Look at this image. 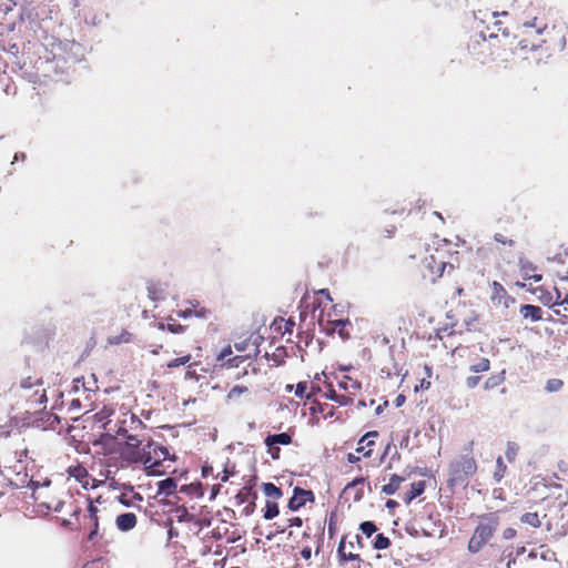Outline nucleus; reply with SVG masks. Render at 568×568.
Listing matches in <instances>:
<instances>
[{"label": "nucleus", "instance_id": "15", "mask_svg": "<svg viewBox=\"0 0 568 568\" xmlns=\"http://www.w3.org/2000/svg\"><path fill=\"white\" fill-rule=\"evenodd\" d=\"M490 301L495 306H504L508 308L510 304L515 302V298L511 297L506 288L497 281H494L490 284Z\"/></svg>", "mask_w": 568, "mask_h": 568}, {"label": "nucleus", "instance_id": "12", "mask_svg": "<svg viewBox=\"0 0 568 568\" xmlns=\"http://www.w3.org/2000/svg\"><path fill=\"white\" fill-rule=\"evenodd\" d=\"M337 386L339 393L343 395V403L347 406L354 403L362 389V384L347 375H343L337 379Z\"/></svg>", "mask_w": 568, "mask_h": 568}, {"label": "nucleus", "instance_id": "13", "mask_svg": "<svg viewBox=\"0 0 568 568\" xmlns=\"http://www.w3.org/2000/svg\"><path fill=\"white\" fill-rule=\"evenodd\" d=\"M65 471L69 477L74 478L84 489L97 487L95 479L90 476L88 469L82 464L77 462L70 465Z\"/></svg>", "mask_w": 568, "mask_h": 568}, {"label": "nucleus", "instance_id": "57", "mask_svg": "<svg viewBox=\"0 0 568 568\" xmlns=\"http://www.w3.org/2000/svg\"><path fill=\"white\" fill-rule=\"evenodd\" d=\"M333 324H334L333 329H337L338 328V332L342 335V331L345 327V325L347 324V322L338 320V321H335Z\"/></svg>", "mask_w": 568, "mask_h": 568}, {"label": "nucleus", "instance_id": "3", "mask_svg": "<svg viewBox=\"0 0 568 568\" xmlns=\"http://www.w3.org/2000/svg\"><path fill=\"white\" fill-rule=\"evenodd\" d=\"M10 390L16 399V405L26 407L27 412L30 409L37 412L41 405L47 403V392L42 377L27 376L18 385H13Z\"/></svg>", "mask_w": 568, "mask_h": 568}, {"label": "nucleus", "instance_id": "56", "mask_svg": "<svg viewBox=\"0 0 568 568\" xmlns=\"http://www.w3.org/2000/svg\"><path fill=\"white\" fill-rule=\"evenodd\" d=\"M202 476L204 478H206L209 476H213V467L211 465H204L202 467Z\"/></svg>", "mask_w": 568, "mask_h": 568}, {"label": "nucleus", "instance_id": "8", "mask_svg": "<svg viewBox=\"0 0 568 568\" xmlns=\"http://www.w3.org/2000/svg\"><path fill=\"white\" fill-rule=\"evenodd\" d=\"M478 525L468 541L467 550L470 554L479 552L483 547L495 536L499 526V517L496 513L481 515Z\"/></svg>", "mask_w": 568, "mask_h": 568}, {"label": "nucleus", "instance_id": "37", "mask_svg": "<svg viewBox=\"0 0 568 568\" xmlns=\"http://www.w3.org/2000/svg\"><path fill=\"white\" fill-rule=\"evenodd\" d=\"M342 394L339 393V389L336 390L333 385L329 383L327 385V390L325 392V397L331 399V400H334L335 403H337L339 406H346L344 403H343V398H342Z\"/></svg>", "mask_w": 568, "mask_h": 568}, {"label": "nucleus", "instance_id": "29", "mask_svg": "<svg viewBox=\"0 0 568 568\" xmlns=\"http://www.w3.org/2000/svg\"><path fill=\"white\" fill-rule=\"evenodd\" d=\"M493 12L494 11H490L489 9H478L474 11L475 20H477L483 26L481 29H485V27L489 22V19L495 18V13Z\"/></svg>", "mask_w": 568, "mask_h": 568}, {"label": "nucleus", "instance_id": "34", "mask_svg": "<svg viewBox=\"0 0 568 568\" xmlns=\"http://www.w3.org/2000/svg\"><path fill=\"white\" fill-rule=\"evenodd\" d=\"M278 513H280V510H278V505H277L276 500L267 499L266 504H265L264 515H263L264 519L271 520V519L275 518L278 515Z\"/></svg>", "mask_w": 568, "mask_h": 568}, {"label": "nucleus", "instance_id": "58", "mask_svg": "<svg viewBox=\"0 0 568 568\" xmlns=\"http://www.w3.org/2000/svg\"><path fill=\"white\" fill-rule=\"evenodd\" d=\"M81 386H82L84 389H88V388L85 387V385H84L83 378H75V379H74V386H73L74 390H75V392H78V390L80 389V387H81Z\"/></svg>", "mask_w": 568, "mask_h": 568}, {"label": "nucleus", "instance_id": "49", "mask_svg": "<svg viewBox=\"0 0 568 568\" xmlns=\"http://www.w3.org/2000/svg\"><path fill=\"white\" fill-rule=\"evenodd\" d=\"M480 379L481 377L478 375L468 376L465 379V384L469 389H473L479 384Z\"/></svg>", "mask_w": 568, "mask_h": 568}, {"label": "nucleus", "instance_id": "14", "mask_svg": "<svg viewBox=\"0 0 568 568\" xmlns=\"http://www.w3.org/2000/svg\"><path fill=\"white\" fill-rule=\"evenodd\" d=\"M233 351L231 345L225 346L217 355H216V365L221 367H239L242 363L251 358V355H236L234 357H230Z\"/></svg>", "mask_w": 568, "mask_h": 568}, {"label": "nucleus", "instance_id": "63", "mask_svg": "<svg viewBox=\"0 0 568 568\" xmlns=\"http://www.w3.org/2000/svg\"><path fill=\"white\" fill-rule=\"evenodd\" d=\"M419 387H420L422 389H428V388L430 387V382H429V381H427L426 378H423V379L420 381V385H419Z\"/></svg>", "mask_w": 568, "mask_h": 568}, {"label": "nucleus", "instance_id": "17", "mask_svg": "<svg viewBox=\"0 0 568 568\" xmlns=\"http://www.w3.org/2000/svg\"><path fill=\"white\" fill-rule=\"evenodd\" d=\"M378 432L371 430L364 434L357 443L356 454H359L364 458H371L374 454Z\"/></svg>", "mask_w": 568, "mask_h": 568}, {"label": "nucleus", "instance_id": "46", "mask_svg": "<svg viewBox=\"0 0 568 568\" xmlns=\"http://www.w3.org/2000/svg\"><path fill=\"white\" fill-rule=\"evenodd\" d=\"M160 327H161L162 329H164V328H165V325H164V324H161V326H160ZM166 328H168L171 333H173V334H180V333H183V332L185 331V326H183V325H181V324H179V323H176V322H173V323H170V322H169V323L166 324Z\"/></svg>", "mask_w": 568, "mask_h": 568}, {"label": "nucleus", "instance_id": "36", "mask_svg": "<svg viewBox=\"0 0 568 568\" xmlns=\"http://www.w3.org/2000/svg\"><path fill=\"white\" fill-rule=\"evenodd\" d=\"M520 521L530 525L534 528H539L541 526V520L537 513H525L521 515Z\"/></svg>", "mask_w": 568, "mask_h": 568}, {"label": "nucleus", "instance_id": "28", "mask_svg": "<svg viewBox=\"0 0 568 568\" xmlns=\"http://www.w3.org/2000/svg\"><path fill=\"white\" fill-rule=\"evenodd\" d=\"M505 382V371L490 375L484 383V388L490 390L499 387Z\"/></svg>", "mask_w": 568, "mask_h": 568}, {"label": "nucleus", "instance_id": "32", "mask_svg": "<svg viewBox=\"0 0 568 568\" xmlns=\"http://www.w3.org/2000/svg\"><path fill=\"white\" fill-rule=\"evenodd\" d=\"M520 271L525 280H534L535 282L541 280V275L535 273L536 268L530 263H523Z\"/></svg>", "mask_w": 568, "mask_h": 568}, {"label": "nucleus", "instance_id": "7", "mask_svg": "<svg viewBox=\"0 0 568 568\" xmlns=\"http://www.w3.org/2000/svg\"><path fill=\"white\" fill-rule=\"evenodd\" d=\"M87 514L83 515L82 519L79 518L81 508L78 505L72 506V504H70L71 516L75 518V521L63 519L62 525L77 530H89L88 539L93 541L97 538L99 530V509L94 506L93 500L90 497L87 498Z\"/></svg>", "mask_w": 568, "mask_h": 568}, {"label": "nucleus", "instance_id": "55", "mask_svg": "<svg viewBox=\"0 0 568 568\" xmlns=\"http://www.w3.org/2000/svg\"><path fill=\"white\" fill-rule=\"evenodd\" d=\"M301 556L303 559L305 560H310L311 557H312V549L310 546H305L302 550H301Z\"/></svg>", "mask_w": 568, "mask_h": 568}, {"label": "nucleus", "instance_id": "62", "mask_svg": "<svg viewBox=\"0 0 568 568\" xmlns=\"http://www.w3.org/2000/svg\"><path fill=\"white\" fill-rule=\"evenodd\" d=\"M254 506H255L254 500H251L248 503V505L244 508L245 515L252 514L254 510Z\"/></svg>", "mask_w": 568, "mask_h": 568}, {"label": "nucleus", "instance_id": "20", "mask_svg": "<svg viewBox=\"0 0 568 568\" xmlns=\"http://www.w3.org/2000/svg\"><path fill=\"white\" fill-rule=\"evenodd\" d=\"M520 315L525 320H529L531 322H538L542 318V310L540 306L525 304L520 306L519 310Z\"/></svg>", "mask_w": 568, "mask_h": 568}, {"label": "nucleus", "instance_id": "38", "mask_svg": "<svg viewBox=\"0 0 568 568\" xmlns=\"http://www.w3.org/2000/svg\"><path fill=\"white\" fill-rule=\"evenodd\" d=\"M191 359H192L191 354H186V355L173 358L172 361H170L166 364V367L170 368V369L179 367V366H182V365H189V367H191L193 365V364L190 363Z\"/></svg>", "mask_w": 568, "mask_h": 568}, {"label": "nucleus", "instance_id": "43", "mask_svg": "<svg viewBox=\"0 0 568 568\" xmlns=\"http://www.w3.org/2000/svg\"><path fill=\"white\" fill-rule=\"evenodd\" d=\"M359 529L366 537H371L377 531V526L373 521H364L359 525Z\"/></svg>", "mask_w": 568, "mask_h": 568}, {"label": "nucleus", "instance_id": "18", "mask_svg": "<svg viewBox=\"0 0 568 568\" xmlns=\"http://www.w3.org/2000/svg\"><path fill=\"white\" fill-rule=\"evenodd\" d=\"M295 321L293 318L276 317L272 322L270 329L273 338H283L285 335H292Z\"/></svg>", "mask_w": 568, "mask_h": 568}, {"label": "nucleus", "instance_id": "16", "mask_svg": "<svg viewBox=\"0 0 568 568\" xmlns=\"http://www.w3.org/2000/svg\"><path fill=\"white\" fill-rule=\"evenodd\" d=\"M402 251L408 258L415 260L422 257L428 251V246L419 239L408 237L404 241Z\"/></svg>", "mask_w": 568, "mask_h": 568}, {"label": "nucleus", "instance_id": "21", "mask_svg": "<svg viewBox=\"0 0 568 568\" xmlns=\"http://www.w3.org/2000/svg\"><path fill=\"white\" fill-rule=\"evenodd\" d=\"M425 488H426L425 480H418V481L412 483L409 490H407L403 495V501L406 505H409L415 498H417L425 491Z\"/></svg>", "mask_w": 568, "mask_h": 568}, {"label": "nucleus", "instance_id": "51", "mask_svg": "<svg viewBox=\"0 0 568 568\" xmlns=\"http://www.w3.org/2000/svg\"><path fill=\"white\" fill-rule=\"evenodd\" d=\"M234 474V466H232L231 468L225 466L221 476V481L226 483L230 479V477L233 476Z\"/></svg>", "mask_w": 568, "mask_h": 568}, {"label": "nucleus", "instance_id": "59", "mask_svg": "<svg viewBox=\"0 0 568 568\" xmlns=\"http://www.w3.org/2000/svg\"><path fill=\"white\" fill-rule=\"evenodd\" d=\"M364 483H365V478H363V477L355 478L352 483H349V484L345 487V489H348V488H351V487H353V486H356V485H358V484H364Z\"/></svg>", "mask_w": 568, "mask_h": 568}, {"label": "nucleus", "instance_id": "53", "mask_svg": "<svg viewBox=\"0 0 568 568\" xmlns=\"http://www.w3.org/2000/svg\"><path fill=\"white\" fill-rule=\"evenodd\" d=\"M516 535H517L516 529L510 528V527H509V528H506V529L504 530V532H503V536H504V538H505V539H513V538H515V537H516Z\"/></svg>", "mask_w": 568, "mask_h": 568}, {"label": "nucleus", "instance_id": "47", "mask_svg": "<svg viewBox=\"0 0 568 568\" xmlns=\"http://www.w3.org/2000/svg\"><path fill=\"white\" fill-rule=\"evenodd\" d=\"M245 392H247V387L236 385L229 392L227 397L233 399L241 396Z\"/></svg>", "mask_w": 568, "mask_h": 568}, {"label": "nucleus", "instance_id": "42", "mask_svg": "<svg viewBox=\"0 0 568 568\" xmlns=\"http://www.w3.org/2000/svg\"><path fill=\"white\" fill-rule=\"evenodd\" d=\"M253 495V491H252V488L251 487H243L239 493L237 495L235 496V498L237 499L239 504H243V503H246L248 501L250 497ZM254 498H256V495L254 494Z\"/></svg>", "mask_w": 568, "mask_h": 568}, {"label": "nucleus", "instance_id": "4", "mask_svg": "<svg viewBox=\"0 0 568 568\" xmlns=\"http://www.w3.org/2000/svg\"><path fill=\"white\" fill-rule=\"evenodd\" d=\"M124 443L116 442L114 437L108 436L103 442L105 455H110L109 464L113 459V454H118L121 460V466H129L132 464H143L144 458V446L143 440L139 438V435H132L125 437Z\"/></svg>", "mask_w": 568, "mask_h": 568}, {"label": "nucleus", "instance_id": "54", "mask_svg": "<svg viewBox=\"0 0 568 568\" xmlns=\"http://www.w3.org/2000/svg\"><path fill=\"white\" fill-rule=\"evenodd\" d=\"M361 458H362V456L359 454H356V452L347 454V462L351 464L358 463L361 460Z\"/></svg>", "mask_w": 568, "mask_h": 568}, {"label": "nucleus", "instance_id": "50", "mask_svg": "<svg viewBox=\"0 0 568 568\" xmlns=\"http://www.w3.org/2000/svg\"><path fill=\"white\" fill-rule=\"evenodd\" d=\"M267 447V453L270 454V456L272 457V459H280L281 457V449L277 445H271V446H266Z\"/></svg>", "mask_w": 568, "mask_h": 568}, {"label": "nucleus", "instance_id": "48", "mask_svg": "<svg viewBox=\"0 0 568 568\" xmlns=\"http://www.w3.org/2000/svg\"><path fill=\"white\" fill-rule=\"evenodd\" d=\"M306 389H307V383L306 382H300L297 385H296V389H295V395L300 398H308V396L305 395L306 393Z\"/></svg>", "mask_w": 568, "mask_h": 568}, {"label": "nucleus", "instance_id": "31", "mask_svg": "<svg viewBox=\"0 0 568 568\" xmlns=\"http://www.w3.org/2000/svg\"><path fill=\"white\" fill-rule=\"evenodd\" d=\"M263 491L272 500H278L283 496L281 488L275 486L273 483L263 484Z\"/></svg>", "mask_w": 568, "mask_h": 568}, {"label": "nucleus", "instance_id": "25", "mask_svg": "<svg viewBox=\"0 0 568 568\" xmlns=\"http://www.w3.org/2000/svg\"><path fill=\"white\" fill-rule=\"evenodd\" d=\"M292 442H293L292 435H290L288 433L267 435L264 439L265 446H271L274 444L277 446L278 445L287 446V445H291Z\"/></svg>", "mask_w": 568, "mask_h": 568}, {"label": "nucleus", "instance_id": "41", "mask_svg": "<svg viewBox=\"0 0 568 568\" xmlns=\"http://www.w3.org/2000/svg\"><path fill=\"white\" fill-rule=\"evenodd\" d=\"M303 525V520L301 517H292V518H288L286 520V524L283 525V526H277V532H284L286 530V528L288 527H302Z\"/></svg>", "mask_w": 568, "mask_h": 568}, {"label": "nucleus", "instance_id": "39", "mask_svg": "<svg viewBox=\"0 0 568 568\" xmlns=\"http://www.w3.org/2000/svg\"><path fill=\"white\" fill-rule=\"evenodd\" d=\"M518 452H519V446L517 443H515V442L507 443L505 455L509 463H513L516 459Z\"/></svg>", "mask_w": 568, "mask_h": 568}, {"label": "nucleus", "instance_id": "11", "mask_svg": "<svg viewBox=\"0 0 568 568\" xmlns=\"http://www.w3.org/2000/svg\"><path fill=\"white\" fill-rule=\"evenodd\" d=\"M116 434L124 437L139 435L136 432L145 428L143 422L133 413L125 410L118 416Z\"/></svg>", "mask_w": 568, "mask_h": 568}, {"label": "nucleus", "instance_id": "44", "mask_svg": "<svg viewBox=\"0 0 568 568\" xmlns=\"http://www.w3.org/2000/svg\"><path fill=\"white\" fill-rule=\"evenodd\" d=\"M494 240H495L497 243H499V244H501V245H507V246H509V247L514 246V245H515V243H516V242H515V240H514L513 237L507 236L506 234H504V233H499V232H498V233H495V235H494Z\"/></svg>", "mask_w": 568, "mask_h": 568}, {"label": "nucleus", "instance_id": "9", "mask_svg": "<svg viewBox=\"0 0 568 568\" xmlns=\"http://www.w3.org/2000/svg\"><path fill=\"white\" fill-rule=\"evenodd\" d=\"M448 267V273L454 271V265L444 261L443 254L436 250L434 254L424 257L422 274L423 277L432 283H435L444 275L445 270Z\"/></svg>", "mask_w": 568, "mask_h": 568}, {"label": "nucleus", "instance_id": "23", "mask_svg": "<svg viewBox=\"0 0 568 568\" xmlns=\"http://www.w3.org/2000/svg\"><path fill=\"white\" fill-rule=\"evenodd\" d=\"M550 307L559 316V322L562 325L568 324V293L565 294L562 302L552 303Z\"/></svg>", "mask_w": 568, "mask_h": 568}, {"label": "nucleus", "instance_id": "45", "mask_svg": "<svg viewBox=\"0 0 568 568\" xmlns=\"http://www.w3.org/2000/svg\"><path fill=\"white\" fill-rule=\"evenodd\" d=\"M564 386V382L559 378H551L547 382L546 389L550 393L558 392Z\"/></svg>", "mask_w": 568, "mask_h": 568}, {"label": "nucleus", "instance_id": "30", "mask_svg": "<svg viewBox=\"0 0 568 568\" xmlns=\"http://www.w3.org/2000/svg\"><path fill=\"white\" fill-rule=\"evenodd\" d=\"M490 369V361L487 357H479L478 361L469 366V371L476 374L486 373Z\"/></svg>", "mask_w": 568, "mask_h": 568}, {"label": "nucleus", "instance_id": "19", "mask_svg": "<svg viewBox=\"0 0 568 568\" xmlns=\"http://www.w3.org/2000/svg\"><path fill=\"white\" fill-rule=\"evenodd\" d=\"M314 495L311 490H305L300 487H295L294 494L288 500V508L291 510H297L303 507L307 501H312Z\"/></svg>", "mask_w": 568, "mask_h": 568}, {"label": "nucleus", "instance_id": "22", "mask_svg": "<svg viewBox=\"0 0 568 568\" xmlns=\"http://www.w3.org/2000/svg\"><path fill=\"white\" fill-rule=\"evenodd\" d=\"M115 524L121 531L131 530L136 525V516L133 513L121 514L116 517Z\"/></svg>", "mask_w": 568, "mask_h": 568}, {"label": "nucleus", "instance_id": "35", "mask_svg": "<svg viewBox=\"0 0 568 568\" xmlns=\"http://www.w3.org/2000/svg\"><path fill=\"white\" fill-rule=\"evenodd\" d=\"M506 471H507V466L504 463L503 458L500 456L497 457L496 467H495V470L493 474L494 480L496 483H499L505 477Z\"/></svg>", "mask_w": 568, "mask_h": 568}, {"label": "nucleus", "instance_id": "40", "mask_svg": "<svg viewBox=\"0 0 568 568\" xmlns=\"http://www.w3.org/2000/svg\"><path fill=\"white\" fill-rule=\"evenodd\" d=\"M390 546V539L383 534H378L375 537L373 547L377 550L387 549Z\"/></svg>", "mask_w": 568, "mask_h": 568}, {"label": "nucleus", "instance_id": "10", "mask_svg": "<svg viewBox=\"0 0 568 568\" xmlns=\"http://www.w3.org/2000/svg\"><path fill=\"white\" fill-rule=\"evenodd\" d=\"M33 499L39 506L48 510L61 511L65 501L57 496V489L51 487V483L47 481L41 486H37L32 493Z\"/></svg>", "mask_w": 568, "mask_h": 568}, {"label": "nucleus", "instance_id": "6", "mask_svg": "<svg viewBox=\"0 0 568 568\" xmlns=\"http://www.w3.org/2000/svg\"><path fill=\"white\" fill-rule=\"evenodd\" d=\"M175 454H171L166 447L151 440L144 445L143 465L148 475L161 476L166 474L171 465H165V463H175Z\"/></svg>", "mask_w": 568, "mask_h": 568}, {"label": "nucleus", "instance_id": "64", "mask_svg": "<svg viewBox=\"0 0 568 568\" xmlns=\"http://www.w3.org/2000/svg\"><path fill=\"white\" fill-rule=\"evenodd\" d=\"M355 541H356V545L359 549H363L364 548V542H363V538L359 536V535H356L355 537Z\"/></svg>", "mask_w": 568, "mask_h": 568}, {"label": "nucleus", "instance_id": "33", "mask_svg": "<svg viewBox=\"0 0 568 568\" xmlns=\"http://www.w3.org/2000/svg\"><path fill=\"white\" fill-rule=\"evenodd\" d=\"M158 486L160 493H163L165 495H172L175 493L176 481L173 478H166L159 481Z\"/></svg>", "mask_w": 568, "mask_h": 568}, {"label": "nucleus", "instance_id": "26", "mask_svg": "<svg viewBox=\"0 0 568 568\" xmlns=\"http://www.w3.org/2000/svg\"><path fill=\"white\" fill-rule=\"evenodd\" d=\"M345 539H346L345 537L342 538V540L339 541L338 548H337V554H338L341 561H348V560L357 561V566H355L354 568H361V565H359V562L362 561L361 556L358 554L345 551V546H346Z\"/></svg>", "mask_w": 568, "mask_h": 568}, {"label": "nucleus", "instance_id": "24", "mask_svg": "<svg viewBox=\"0 0 568 568\" xmlns=\"http://www.w3.org/2000/svg\"><path fill=\"white\" fill-rule=\"evenodd\" d=\"M405 480L406 478L404 476L394 474L390 476L388 484L382 486L381 491L387 496L394 495Z\"/></svg>", "mask_w": 568, "mask_h": 568}, {"label": "nucleus", "instance_id": "1", "mask_svg": "<svg viewBox=\"0 0 568 568\" xmlns=\"http://www.w3.org/2000/svg\"><path fill=\"white\" fill-rule=\"evenodd\" d=\"M550 31L544 19L535 17L526 21L518 29L515 38L517 39V49L527 58L528 53L541 54L549 50L548 36Z\"/></svg>", "mask_w": 568, "mask_h": 568}, {"label": "nucleus", "instance_id": "2", "mask_svg": "<svg viewBox=\"0 0 568 568\" xmlns=\"http://www.w3.org/2000/svg\"><path fill=\"white\" fill-rule=\"evenodd\" d=\"M475 442L469 440L463 448L464 454L455 457L448 465L447 488L454 493L457 487H467L471 477L478 469V464L473 455Z\"/></svg>", "mask_w": 568, "mask_h": 568}, {"label": "nucleus", "instance_id": "61", "mask_svg": "<svg viewBox=\"0 0 568 568\" xmlns=\"http://www.w3.org/2000/svg\"><path fill=\"white\" fill-rule=\"evenodd\" d=\"M555 294L556 296L554 303L562 302L565 294H562L561 291L558 288H555Z\"/></svg>", "mask_w": 568, "mask_h": 568}, {"label": "nucleus", "instance_id": "52", "mask_svg": "<svg viewBox=\"0 0 568 568\" xmlns=\"http://www.w3.org/2000/svg\"><path fill=\"white\" fill-rule=\"evenodd\" d=\"M566 258H568V247H566L562 253H556L554 255V260L558 261L559 263H564Z\"/></svg>", "mask_w": 568, "mask_h": 568}, {"label": "nucleus", "instance_id": "27", "mask_svg": "<svg viewBox=\"0 0 568 568\" xmlns=\"http://www.w3.org/2000/svg\"><path fill=\"white\" fill-rule=\"evenodd\" d=\"M114 414V410L112 407L110 406H103L99 412H97L93 416L94 420L99 424H101V426L103 428H106V426L110 424L111 422V416Z\"/></svg>", "mask_w": 568, "mask_h": 568}, {"label": "nucleus", "instance_id": "60", "mask_svg": "<svg viewBox=\"0 0 568 568\" xmlns=\"http://www.w3.org/2000/svg\"><path fill=\"white\" fill-rule=\"evenodd\" d=\"M220 489H221V484H215V485L212 486V489H211V498L212 499L216 497V495L219 494Z\"/></svg>", "mask_w": 568, "mask_h": 568}, {"label": "nucleus", "instance_id": "5", "mask_svg": "<svg viewBox=\"0 0 568 568\" xmlns=\"http://www.w3.org/2000/svg\"><path fill=\"white\" fill-rule=\"evenodd\" d=\"M495 18L489 19V22L485 27V29H480V39H474L468 43L469 52L477 57L480 62H484L481 55H485L486 51L490 50L489 44L486 42V37L497 38L499 34L508 36L509 30L506 23L500 18H508L509 13L507 11L497 12L494 11Z\"/></svg>", "mask_w": 568, "mask_h": 568}]
</instances>
